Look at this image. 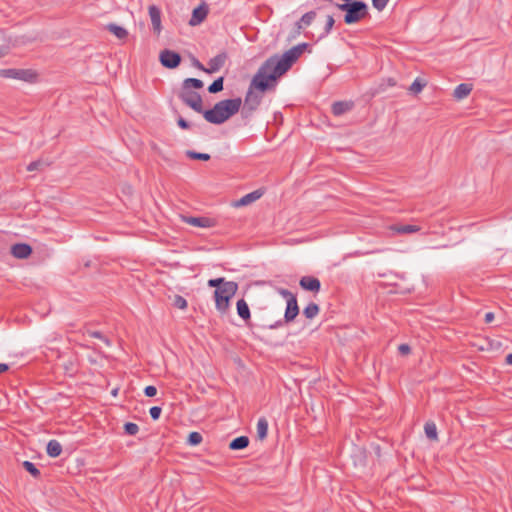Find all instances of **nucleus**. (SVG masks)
I'll use <instances>...</instances> for the list:
<instances>
[{
	"mask_svg": "<svg viewBox=\"0 0 512 512\" xmlns=\"http://www.w3.org/2000/svg\"><path fill=\"white\" fill-rule=\"evenodd\" d=\"M472 91V85L467 83H461L454 89V98L461 100L466 98Z\"/></svg>",
	"mask_w": 512,
	"mask_h": 512,
	"instance_id": "obj_19",
	"label": "nucleus"
},
{
	"mask_svg": "<svg viewBox=\"0 0 512 512\" xmlns=\"http://www.w3.org/2000/svg\"><path fill=\"white\" fill-rule=\"evenodd\" d=\"M279 294H280L283 298H285V299H286V302H287V301H289V300H291V298H292V299L296 298V296H295L292 292H290V291H289V290H287V289H283V288L279 290Z\"/></svg>",
	"mask_w": 512,
	"mask_h": 512,
	"instance_id": "obj_41",
	"label": "nucleus"
},
{
	"mask_svg": "<svg viewBox=\"0 0 512 512\" xmlns=\"http://www.w3.org/2000/svg\"><path fill=\"white\" fill-rule=\"evenodd\" d=\"M124 432L127 435L134 436L139 432V426L133 422H126L124 424Z\"/></svg>",
	"mask_w": 512,
	"mask_h": 512,
	"instance_id": "obj_35",
	"label": "nucleus"
},
{
	"mask_svg": "<svg viewBox=\"0 0 512 512\" xmlns=\"http://www.w3.org/2000/svg\"><path fill=\"white\" fill-rule=\"evenodd\" d=\"M10 252L17 259H26L32 254V247L26 243H16L11 246Z\"/></svg>",
	"mask_w": 512,
	"mask_h": 512,
	"instance_id": "obj_12",
	"label": "nucleus"
},
{
	"mask_svg": "<svg viewBox=\"0 0 512 512\" xmlns=\"http://www.w3.org/2000/svg\"><path fill=\"white\" fill-rule=\"evenodd\" d=\"M159 60L162 66H164L165 68L175 69L181 63V56L179 53L175 51L165 49L161 51Z\"/></svg>",
	"mask_w": 512,
	"mask_h": 512,
	"instance_id": "obj_8",
	"label": "nucleus"
},
{
	"mask_svg": "<svg viewBox=\"0 0 512 512\" xmlns=\"http://www.w3.org/2000/svg\"><path fill=\"white\" fill-rule=\"evenodd\" d=\"M389 85L393 86L395 85V82L392 79H389Z\"/></svg>",
	"mask_w": 512,
	"mask_h": 512,
	"instance_id": "obj_52",
	"label": "nucleus"
},
{
	"mask_svg": "<svg viewBox=\"0 0 512 512\" xmlns=\"http://www.w3.org/2000/svg\"><path fill=\"white\" fill-rule=\"evenodd\" d=\"M354 103L352 101H336L332 104V113L335 116H341L352 110Z\"/></svg>",
	"mask_w": 512,
	"mask_h": 512,
	"instance_id": "obj_17",
	"label": "nucleus"
},
{
	"mask_svg": "<svg viewBox=\"0 0 512 512\" xmlns=\"http://www.w3.org/2000/svg\"><path fill=\"white\" fill-rule=\"evenodd\" d=\"M228 55L226 52H221L215 57L211 58L208 62L206 73L213 74L219 71L226 63Z\"/></svg>",
	"mask_w": 512,
	"mask_h": 512,
	"instance_id": "obj_10",
	"label": "nucleus"
},
{
	"mask_svg": "<svg viewBox=\"0 0 512 512\" xmlns=\"http://www.w3.org/2000/svg\"><path fill=\"white\" fill-rule=\"evenodd\" d=\"M426 83L422 82L419 78L415 79L411 86L409 87V91L413 94L420 93L425 87Z\"/></svg>",
	"mask_w": 512,
	"mask_h": 512,
	"instance_id": "obj_34",
	"label": "nucleus"
},
{
	"mask_svg": "<svg viewBox=\"0 0 512 512\" xmlns=\"http://www.w3.org/2000/svg\"><path fill=\"white\" fill-rule=\"evenodd\" d=\"M187 157L193 160H202V161H208L210 160L211 156L208 153H200L192 150H188L186 152Z\"/></svg>",
	"mask_w": 512,
	"mask_h": 512,
	"instance_id": "obj_32",
	"label": "nucleus"
},
{
	"mask_svg": "<svg viewBox=\"0 0 512 512\" xmlns=\"http://www.w3.org/2000/svg\"><path fill=\"white\" fill-rule=\"evenodd\" d=\"M299 314V306L297 303V298H294L286 302V309L284 313V322L290 323L292 322Z\"/></svg>",
	"mask_w": 512,
	"mask_h": 512,
	"instance_id": "obj_14",
	"label": "nucleus"
},
{
	"mask_svg": "<svg viewBox=\"0 0 512 512\" xmlns=\"http://www.w3.org/2000/svg\"><path fill=\"white\" fill-rule=\"evenodd\" d=\"M389 0H372V5L378 11H382L388 4Z\"/></svg>",
	"mask_w": 512,
	"mask_h": 512,
	"instance_id": "obj_38",
	"label": "nucleus"
},
{
	"mask_svg": "<svg viewBox=\"0 0 512 512\" xmlns=\"http://www.w3.org/2000/svg\"><path fill=\"white\" fill-rule=\"evenodd\" d=\"M162 409L159 406H153L150 408L149 413L153 420H158L161 415Z\"/></svg>",
	"mask_w": 512,
	"mask_h": 512,
	"instance_id": "obj_39",
	"label": "nucleus"
},
{
	"mask_svg": "<svg viewBox=\"0 0 512 512\" xmlns=\"http://www.w3.org/2000/svg\"><path fill=\"white\" fill-rule=\"evenodd\" d=\"M9 369V366L5 363H0V374L6 372Z\"/></svg>",
	"mask_w": 512,
	"mask_h": 512,
	"instance_id": "obj_50",
	"label": "nucleus"
},
{
	"mask_svg": "<svg viewBox=\"0 0 512 512\" xmlns=\"http://www.w3.org/2000/svg\"><path fill=\"white\" fill-rule=\"evenodd\" d=\"M284 319L283 320H278L277 322H275L274 324H271L269 325V328L270 329H276L278 327H281L283 324H284Z\"/></svg>",
	"mask_w": 512,
	"mask_h": 512,
	"instance_id": "obj_48",
	"label": "nucleus"
},
{
	"mask_svg": "<svg viewBox=\"0 0 512 512\" xmlns=\"http://www.w3.org/2000/svg\"><path fill=\"white\" fill-rule=\"evenodd\" d=\"M22 467L30 473V475L33 477V478H38L40 476V471L39 469L36 467V465L30 461H24L22 463Z\"/></svg>",
	"mask_w": 512,
	"mask_h": 512,
	"instance_id": "obj_31",
	"label": "nucleus"
},
{
	"mask_svg": "<svg viewBox=\"0 0 512 512\" xmlns=\"http://www.w3.org/2000/svg\"><path fill=\"white\" fill-rule=\"evenodd\" d=\"M183 87H186V88H189L191 90L194 89H201L203 88L204 86V83L202 80L200 79H197V78H186L183 82H182V85Z\"/></svg>",
	"mask_w": 512,
	"mask_h": 512,
	"instance_id": "obj_26",
	"label": "nucleus"
},
{
	"mask_svg": "<svg viewBox=\"0 0 512 512\" xmlns=\"http://www.w3.org/2000/svg\"><path fill=\"white\" fill-rule=\"evenodd\" d=\"M46 452L50 457H58L62 452V445L59 441L52 439L47 444Z\"/></svg>",
	"mask_w": 512,
	"mask_h": 512,
	"instance_id": "obj_21",
	"label": "nucleus"
},
{
	"mask_svg": "<svg viewBox=\"0 0 512 512\" xmlns=\"http://www.w3.org/2000/svg\"><path fill=\"white\" fill-rule=\"evenodd\" d=\"M202 440V435L199 432L193 431L188 435L187 443L190 446H197L202 442Z\"/></svg>",
	"mask_w": 512,
	"mask_h": 512,
	"instance_id": "obj_33",
	"label": "nucleus"
},
{
	"mask_svg": "<svg viewBox=\"0 0 512 512\" xmlns=\"http://www.w3.org/2000/svg\"><path fill=\"white\" fill-rule=\"evenodd\" d=\"M494 319V314L492 312H488L485 314V322L490 323Z\"/></svg>",
	"mask_w": 512,
	"mask_h": 512,
	"instance_id": "obj_49",
	"label": "nucleus"
},
{
	"mask_svg": "<svg viewBox=\"0 0 512 512\" xmlns=\"http://www.w3.org/2000/svg\"><path fill=\"white\" fill-rule=\"evenodd\" d=\"M177 124L183 130H187L190 128V123L181 116L178 118Z\"/></svg>",
	"mask_w": 512,
	"mask_h": 512,
	"instance_id": "obj_42",
	"label": "nucleus"
},
{
	"mask_svg": "<svg viewBox=\"0 0 512 512\" xmlns=\"http://www.w3.org/2000/svg\"><path fill=\"white\" fill-rule=\"evenodd\" d=\"M270 75L271 74L267 70L263 71L262 66H260L256 74L253 76L246 92L243 105H241L242 108H240L243 118H250L258 109L262 102L263 93L275 90L278 80H270L268 78Z\"/></svg>",
	"mask_w": 512,
	"mask_h": 512,
	"instance_id": "obj_1",
	"label": "nucleus"
},
{
	"mask_svg": "<svg viewBox=\"0 0 512 512\" xmlns=\"http://www.w3.org/2000/svg\"><path fill=\"white\" fill-rule=\"evenodd\" d=\"M0 76L3 78L18 79V80L31 82L36 77V74L34 71H32L30 69L9 68V69H1Z\"/></svg>",
	"mask_w": 512,
	"mask_h": 512,
	"instance_id": "obj_7",
	"label": "nucleus"
},
{
	"mask_svg": "<svg viewBox=\"0 0 512 512\" xmlns=\"http://www.w3.org/2000/svg\"><path fill=\"white\" fill-rule=\"evenodd\" d=\"M506 363H507L508 365H512V353H510V354H508V355L506 356Z\"/></svg>",
	"mask_w": 512,
	"mask_h": 512,
	"instance_id": "obj_51",
	"label": "nucleus"
},
{
	"mask_svg": "<svg viewBox=\"0 0 512 512\" xmlns=\"http://www.w3.org/2000/svg\"><path fill=\"white\" fill-rule=\"evenodd\" d=\"M224 77H219L215 79L209 86L208 91L211 94H216L223 90Z\"/></svg>",
	"mask_w": 512,
	"mask_h": 512,
	"instance_id": "obj_29",
	"label": "nucleus"
},
{
	"mask_svg": "<svg viewBox=\"0 0 512 512\" xmlns=\"http://www.w3.org/2000/svg\"><path fill=\"white\" fill-rule=\"evenodd\" d=\"M262 195H263V193L260 190L252 191V192L244 195L237 201H235L233 206L234 207L247 206V205L257 201Z\"/></svg>",
	"mask_w": 512,
	"mask_h": 512,
	"instance_id": "obj_16",
	"label": "nucleus"
},
{
	"mask_svg": "<svg viewBox=\"0 0 512 512\" xmlns=\"http://www.w3.org/2000/svg\"><path fill=\"white\" fill-rule=\"evenodd\" d=\"M345 3H351L350 0H343Z\"/></svg>",
	"mask_w": 512,
	"mask_h": 512,
	"instance_id": "obj_53",
	"label": "nucleus"
},
{
	"mask_svg": "<svg viewBox=\"0 0 512 512\" xmlns=\"http://www.w3.org/2000/svg\"><path fill=\"white\" fill-rule=\"evenodd\" d=\"M6 249L4 234L0 232V254Z\"/></svg>",
	"mask_w": 512,
	"mask_h": 512,
	"instance_id": "obj_47",
	"label": "nucleus"
},
{
	"mask_svg": "<svg viewBox=\"0 0 512 512\" xmlns=\"http://www.w3.org/2000/svg\"><path fill=\"white\" fill-rule=\"evenodd\" d=\"M299 285L302 289L315 293L319 292L321 289L319 279L314 276H303L299 281Z\"/></svg>",
	"mask_w": 512,
	"mask_h": 512,
	"instance_id": "obj_13",
	"label": "nucleus"
},
{
	"mask_svg": "<svg viewBox=\"0 0 512 512\" xmlns=\"http://www.w3.org/2000/svg\"><path fill=\"white\" fill-rule=\"evenodd\" d=\"M336 7L339 10L346 12L344 15V22L348 25L355 24L368 15V6L363 1L336 4Z\"/></svg>",
	"mask_w": 512,
	"mask_h": 512,
	"instance_id": "obj_5",
	"label": "nucleus"
},
{
	"mask_svg": "<svg viewBox=\"0 0 512 512\" xmlns=\"http://www.w3.org/2000/svg\"><path fill=\"white\" fill-rule=\"evenodd\" d=\"M209 12L208 5L202 2L198 7L193 9L192 16L189 20L191 26H197L201 24L207 17Z\"/></svg>",
	"mask_w": 512,
	"mask_h": 512,
	"instance_id": "obj_9",
	"label": "nucleus"
},
{
	"mask_svg": "<svg viewBox=\"0 0 512 512\" xmlns=\"http://www.w3.org/2000/svg\"><path fill=\"white\" fill-rule=\"evenodd\" d=\"M398 351H399V353H400V354H402V355H407V354H409V353H410L411 348H410V346H409L408 344H401V345H399V347H398Z\"/></svg>",
	"mask_w": 512,
	"mask_h": 512,
	"instance_id": "obj_43",
	"label": "nucleus"
},
{
	"mask_svg": "<svg viewBox=\"0 0 512 512\" xmlns=\"http://www.w3.org/2000/svg\"><path fill=\"white\" fill-rule=\"evenodd\" d=\"M148 11L154 32L160 34L162 30L161 10L156 5H150Z\"/></svg>",
	"mask_w": 512,
	"mask_h": 512,
	"instance_id": "obj_15",
	"label": "nucleus"
},
{
	"mask_svg": "<svg viewBox=\"0 0 512 512\" xmlns=\"http://www.w3.org/2000/svg\"><path fill=\"white\" fill-rule=\"evenodd\" d=\"M192 64L195 68L206 73L207 67H205L198 59L193 58Z\"/></svg>",
	"mask_w": 512,
	"mask_h": 512,
	"instance_id": "obj_45",
	"label": "nucleus"
},
{
	"mask_svg": "<svg viewBox=\"0 0 512 512\" xmlns=\"http://www.w3.org/2000/svg\"><path fill=\"white\" fill-rule=\"evenodd\" d=\"M208 286L214 287L215 308L225 314L230 308V301L238 290V284L234 281H227L224 277L208 280Z\"/></svg>",
	"mask_w": 512,
	"mask_h": 512,
	"instance_id": "obj_4",
	"label": "nucleus"
},
{
	"mask_svg": "<svg viewBox=\"0 0 512 512\" xmlns=\"http://www.w3.org/2000/svg\"><path fill=\"white\" fill-rule=\"evenodd\" d=\"M242 105V99L240 97L232 99H224L218 101L213 108L204 110L202 115L204 119L215 125L223 124L230 117L239 112Z\"/></svg>",
	"mask_w": 512,
	"mask_h": 512,
	"instance_id": "obj_3",
	"label": "nucleus"
},
{
	"mask_svg": "<svg viewBox=\"0 0 512 512\" xmlns=\"http://www.w3.org/2000/svg\"><path fill=\"white\" fill-rule=\"evenodd\" d=\"M257 436L260 440H263L266 438L268 433V421L265 417H261L258 419L257 426Z\"/></svg>",
	"mask_w": 512,
	"mask_h": 512,
	"instance_id": "obj_23",
	"label": "nucleus"
},
{
	"mask_svg": "<svg viewBox=\"0 0 512 512\" xmlns=\"http://www.w3.org/2000/svg\"><path fill=\"white\" fill-rule=\"evenodd\" d=\"M390 229L397 234H411V233L419 232L421 230V227L418 225H411V224H405V225L395 224V225H392Z\"/></svg>",
	"mask_w": 512,
	"mask_h": 512,
	"instance_id": "obj_18",
	"label": "nucleus"
},
{
	"mask_svg": "<svg viewBox=\"0 0 512 512\" xmlns=\"http://www.w3.org/2000/svg\"><path fill=\"white\" fill-rule=\"evenodd\" d=\"M315 17L316 13L314 11H309L305 13L298 22V28L302 29L305 26H309L313 22Z\"/></svg>",
	"mask_w": 512,
	"mask_h": 512,
	"instance_id": "obj_28",
	"label": "nucleus"
},
{
	"mask_svg": "<svg viewBox=\"0 0 512 512\" xmlns=\"http://www.w3.org/2000/svg\"><path fill=\"white\" fill-rule=\"evenodd\" d=\"M107 30L113 33L118 39H124L128 35V32L125 28L114 23L108 24Z\"/></svg>",
	"mask_w": 512,
	"mask_h": 512,
	"instance_id": "obj_25",
	"label": "nucleus"
},
{
	"mask_svg": "<svg viewBox=\"0 0 512 512\" xmlns=\"http://www.w3.org/2000/svg\"><path fill=\"white\" fill-rule=\"evenodd\" d=\"M249 445V438L247 436H239L233 439L229 443V448L231 450H242Z\"/></svg>",
	"mask_w": 512,
	"mask_h": 512,
	"instance_id": "obj_22",
	"label": "nucleus"
},
{
	"mask_svg": "<svg viewBox=\"0 0 512 512\" xmlns=\"http://www.w3.org/2000/svg\"><path fill=\"white\" fill-rule=\"evenodd\" d=\"M144 394L147 397H154L157 394V388L153 385L146 386L144 389Z\"/></svg>",
	"mask_w": 512,
	"mask_h": 512,
	"instance_id": "obj_40",
	"label": "nucleus"
},
{
	"mask_svg": "<svg viewBox=\"0 0 512 512\" xmlns=\"http://www.w3.org/2000/svg\"><path fill=\"white\" fill-rule=\"evenodd\" d=\"M425 435L428 439L436 441L438 440L437 427L432 421H428L424 425Z\"/></svg>",
	"mask_w": 512,
	"mask_h": 512,
	"instance_id": "obj_24",
	"label": "nucleus"
},
{
	"mask_svg": "<svg viewBox=\"0 0 512 512\" xmlns=\"http://www.w3.org/2000/svg\"><path fill=\"white\" fill-rule=\"evenodd\" d=\"M9 51H10V47L8 45L0 46V58L8 55Z\"/></svg>",
	"mask_w": 512,
	"mask_h": 512,
	"instance_id": "obj_46",
	"label": "nucleus"
},
{
	"mask_svg": "<svg viewBox=\"0 0 512 512\" xmlns=\"http://www.w3.org/2000/svg\"><path fill=\"white\" fill-rule=\"evenodd\" d=\"M173 304H174L175 307H177V308H179L181 310L186 309L187 306H188V303H187L186 299L183 298L180 295H176L175 296Z\"/></svg>",
	"mask_w": 512,
	"mask_h": 512,
	"instance_id": "obj_37",
	"label": "nucleus"
},
{
	"mask_svg": "<svg viewBox=\"0 0 512 512\" xmlns=\"http://www.w3.org/2000/svg\"><path fill=\"white\" fill-rule=\"evenodd\" d=\"M42 162L40 160H37V161H33L31 162L28 166H27V170L28 171H35V170H38L39 167L41 166Z\"/></svg>",
	"mask_w": 512,
	"mask_h": 512,
	"instance_id": "obj_44",
	"label": "nucleus"
},
{
	"mask_svg": "<svg viewBox=\"0 0 512 512\" xmlns=\"http://www.w3.org/2000/svg\"><path fill=\"white\" fill-rule=\"evenodd\" d=\"M236 308H237V314L244 321H247L251 318L249 306L244 299H240L237 301Z\"/></svg>",
	"mask_w": 512,
	"mask_h": 512,
	"instance_id": "obj_20",
	"label": "nucleus"
},
{
	"mask_svg": "<svg viewBox=\"0 0 512 512\" xmlns=\"http://www.w3.org/2000/svg\"><path fill=\"white\" fill-rule=\"evenodd\" d=\"M334 23H335V20H334L333 16L328 15L327 20H326V25L324 28V32L319 36V39L326 37L330 33L331 29L334 26Z\"/></svg>",
	"mask_w": 512,
	"mask_h": 512,
	"instance_id": "obj_36",
	"label": "nucleus"
},
{
	"mask_svg": "<svg viewBox=\"0 0 512 512\" xmlns=\"http://www.w3.org/2000/svg\"><path fill=\"white\" fill-rule=\"evenodd\" d=\"M183 221L189 225L201 228H210L215 225V220L209 217L184 216Z\"/></svg>",
	"mask_w": 512,
	"mask_h": 512,
	"instance_id": "obj_11",
	"label": "nucleus"
},
{
	"mask_svg": "<svg viewBox=\"0 0 512 512\" xmlns=\"http://www.w3.org/2000/svg\"><path fill=\"white\" fill-rule=\"evenodd\" d=\"M319 310V306L316 303L311 302L304 308L303 314L306 318L313 319L318 315Z\"/></svg>",
	"mask_w": 512,
	"mask_h": 512,
	"instance_id": "obj_27",
	"label": "nucleus"
},
{
	"mask_svg": "<svg viewBox=\"0 0 512 512\" xmlns=\"http://www.w3.org/2000/svg\"><path fill=\"white\" fill-rule=\"evenodd\" d=\"M178 97L186 106L190 107L195 112L202 114L204 111L202 96L198 92L181 86Z\"/></svg>",
	"mask_w": 512,
	"mask_h": 512,
	"instance_id": "obj_6",
	"label": "nucleus"
},
{
	"mask_svg": "<svg viewBox=\"0 0 512 512\" xmlns=\"http://www.w3.org/2000/svg\"><path fill=\"white\" fill-rule=\"evenodd\" d=\"M85 334L88 335L89 337L100 339L106 344V346H111V340L105 335H103L100 331L86 329Z\"/></svg>",
	"mask_w": 512,
	"mask_h": 512,
	"instance_id": "obj_30",
	"label": "nucleus"
},
{
	"mask_svg": "<svg viewBox=\"0 0 512 512\" xmlns=\"http://www.w3.org/2000/svg\"><path fill=\"white\" fill-rule=\"evenodd\" d=\"M307 47V43H301L286 51L281 57L277 55L269 57L262 63V70H267L271 74L268 76L270 80H278L291 68Z\"/></svg>",
	"mask_w": 512,
	"mask_h": 512,
	"instance_id": "obj_2",
	"label": "nucleus"
}]
</instances>
